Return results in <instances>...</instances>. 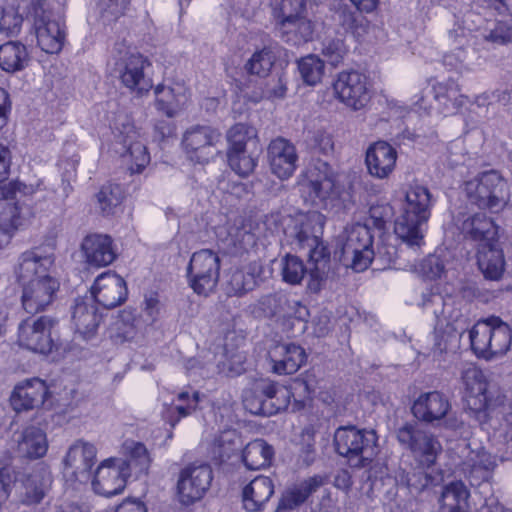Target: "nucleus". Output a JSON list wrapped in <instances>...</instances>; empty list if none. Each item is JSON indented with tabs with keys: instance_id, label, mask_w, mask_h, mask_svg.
Returning <instances> with one entry per match:
<instances>
[{
	"instance_id": "obj_1",
	"label": "nucleus",
	"mask_w": 512,
	"mask_h": 512,
	"mask_svg": "<svg viewBox=\"0 0 512 512\" xmlns=\"http://www.w3.org/2000/svg\"><path fill=\"white\" fill-rule=\"evenodd\" d=\"M53 255H42L39 250L24 252L15 268L17 281L22 286V306L27 313L36 314L52 304L59 290V281L51 275Z\"/></svg>"
},
{
	"instance_id": "obj_2",
	"label": "nucleus",
	"mask_w": 512,
	"mask_h": 512,
	"mask_svg": "<svg viewBox=\"0 0 512 512\" xmlns=\"http://www.w3.org/2000/svg\"><path fill=\"white\" fill-rule=\"evenodd\" d=\"M434 204L430 190L421 184L409 185L401 201L394 224L395 235L408 247H420L424 242V226Z\"/></svg>"
},
{
	"instance_id": "obj_3",
	"label": "nucleus",
	"mask_w": 512,
	"mask_h": 512,
	"mask_svg": "<svg viewBox=\"0 0 512 512\" xmlns=\"http://www.w3.org/2000/svg\"><path fill=\"white\" fill-rule=\"evenodd\" d=\"M471 349L485 360L501 357L510 349L512 336L508 324L499 317L478 320L469 331Z\"/></svg>"
},
{
	"instance_id": "obj_4",
	"label": "nucleus",
	"mask_w": 512,
	"mask_h": 512,
	"mask_svg": "<svg viewBox=\"0 0 512 512\" xmlns=\"http://www.w3.org/2000/svg\"><path fill=\"white\" fill-rule=\"evenodd\" d=\"M464 191L471 203L496 212L502 210L509 200L507 182L495 170L482 172L466 181Z\"/></svg>"
},
{
	"instance_id": "obj_5",
	"label": "nucleus",
	"mask_w": 512,
	"mask_h": 512,
	"mask_svg": "<svg viewBox=\"0 0 512 512\" xmlns=\"http://www.w3.org/2000/svg\"><path fill=\"white\" fill-rule=\"evenodd\" d=\"M377 436L373 430L340 427L334 434L337 453L348 459L350 465L363 467L376 455Z\"/></svg>"
},
{
	"instance_id": "obj_6",
	"label": "nucleus",
	"mask_w": 512,
	"mask_h": 512,
	"mask_svg": "<svg viewBox=\"0 0 512 512\" xmlns=\"http://www.w3.org/2000/svg\"><path fill=\"white\" fill-rule=\"evenodd\" d=\"M374 236L366 224L347 227L342 236L341 261L356 272L365 271L373 262Z\"/></svg>"
},
{
	"instance_id": "obj_7",
	"label": "nucleus",
	"mask_w": 512,
	"mask_h": 512,
	"mask_svg": "<svg viewBox=\"0 0 512 512\" xmlns=\"http://www.w3.org/2000/svg\"><path fill=\"white\" fill-rule=\"evenodd\" d=\"M30 15L39 47L50 54L60 52L66 37L63 21L55 15L45 0L33 1Z\"/></svg>"
},
{
	"instance_id": "obj_8",
	"label": "nucleus",
	"mask_w": 512,
	"mask_h": 512,
	"mask_svg": "<svg viewBox=\"0 0 512 512\" xmlns=\"http://www.w3.org/2000/svg\"><path fill=\"white\" fill-rule=\"evenodd\" d=\"M465 401L470 410L480 413L494 409L503 403L500 393L493 390L483 371L474 364H467L461 371Z\"/></svg>"
},
{
	"instance_id": "obj_9",
	"label": "nucleus",
	"mask_w": 512,
	"mask_h": 512,
	"mask_svg": "<svg viewBox=\"0 0 512 512\" xmlns=\"http://www.w3.org/2000/svg\"><path fill=\"white\" fill-rule=\"evenodd\" d=\"M288 391L269 379H260L244 391L243 404L254 415L270 416L286 408Z\"/></svg>"
},
{
	"instance_id": "obj_10",
	"label": "nucleus",
	"mask_w": 512,
	"mask_h": 512,
	"mask_svg": "<svg viewBox=\"0 0 512 512\" xmlns=\"http://www.w3.org/2000/svg\"><path fill=\"white\" fill-rule=\"evenodd\" d=\"M220 258L210 249H202L193 253L187 276L190 287L201 296L207 297L217 287L220 276Z\"/></svg>"
},
{
	"instance_id": "obj_11",
	"label": "nucleus",
	"mask_w": 512,
	"mask_h": 512,
	"mask_svg": "<svg viewBox=\"0 0 512 512\" xmlns=\"http://www.w3.org/2000/svg\"><path fill=\"white\" fill-rule=\"evenodd\" d=\"M56 324L50 316L28 317L19 324V344L33 352L49 354L55 347L53 329Z\"/></svg>"
},
{
	"instance_id": "obj_12",
	"label": "nucleus",
	"mask_w": 512,
	"mask_h": 512,
	"mask_svg": "<svg viewBox=\"0 0 512 512\" xmlns=\"http://www.w3.org/2000/svg\"><path fill=\"white\" fill-rule=\"evenodd\" d=\"M335 98L354 111L364 108L370 100V91L365 75L351 70L340 72L333 82Z\"/></svg>"
},
{
	"instance_id": "obj_13",
	"label": "nucleus",
	"mask_w": 512,
	"mask_h": 512,
	"mask_svg": "<svg viewBox=\"0 0 512 512\" xmlns=\"http://www.w3.org/2000/svg\"><path fill=\"white\" fill-rule=\"evenodd\" d=\"M149 62L140 54L125 53L114 64V72L117 74L123 86L132 93L142 96L152 88L151 79L145 74L144 69Z\"/></svg>"
},
{
	"instance_id": "obj_14",
	"label": "nucleus",
	"mask_w": 512,
	"mask_h": 512,
	"mask_svg": "<svg viewBox=\"0 0 512 512\" xmlns=\"http://www.w3.org/2000/svg\"><path fill=\"white\" fill-rule=\"evenodd\" d=\"M212 479L213 472L208 464L189 465L182 469L177 482L180 502L189 505L202 499Z\"/></svg>"
},
{
	"instance_id": "obj_15",
	"label": "nucleus",
	"mask_w": 512,
	"mask_h": 512,
	"mask_svg": "<svg viewBox=\"0 0 512 512\" xmlns=\"http://www.w3.org/2000/svg\"><path fill=\"white\" fill-rule=\"evenodd\" d=\"M220 138L221 133L217 129L196 125L185 132L183 145L192 161L206 163L215 155V146Z\"/></svg>"
},
{
	"instance_id": "obj_16",
	"label": "nucleus",
	"mask_w": 512,
	"mask_h": 512,
	"mask_svg": "<svg viewBox=\"0 0 512 512\" xmlns=\"http://www.w3.org/2000/svg\"><path fill=\"white\" fill-rule=\"evenodd\" d=\"M128 476L124 460L107 459L98 466L92 486L97 494L112 497L124 490Z\"/></svg>"
},
{
	"instance_id": "obj_17",
	"label": "nucleus",
	"mask_w": 512,
	"mask_h": 512,
	"mask_svg": "<svg viewBox=\"0 0 512 512\" xmlns=\"http://www.w3.org/2000/svg\"><path fill=\"white\" fill-rule=\"evenodd\" d=\"M120 142L126 148L122 154L123 160L128 166L131 173H141L149 164L150 156L147 148L136 127L125 119L121 123V127H116Z\"/></svg>"
},
{
	"instance_id": "obj_18",
	"label": "nucleus",
	"mask_w": 512,
	"mask_h": 512,
	"mask_svg": "<svg viewBox=\"0 0 512 512\" xmlns=\"http://www.w3.org/2000/svg\"><path fill=\"white\" fill-rule=\"evenodd\" d=\"M447 396L439 391L422 393L414 401L412 413L415 418L431 426L440 425L451 411Z\"/></svg>"
},
{
	"instance_id": "obj_19",
	"label": "nucleus",
	"mask_w": 512,
	"mask_h": 512,
	"mask_svg": "<svg viewBox=\"0 0 512 512\" xmlns=\"http://www.w3.org/2000/svg\"><path fill=\"white\" fill-rule=\"evenodd\" d=\"M52 484L50 472L42 466L24 474L16 486L19 503L32 506L41 503Z\"/></svg>"
},
{
	"instance_id": "obj_20",
	"label": "nucleus",
	"mask_w": 512,
	"mask_h": 512,
	"mask_svg": "<svg viewBox=\"0 0 512 512\" xmlns=\"http://www.w3.org/2000/svg\"><path fill=\"white\" fill-rule=\"evenodd\" d=\"M268 359L273 373L290 375L296 373L306 363L307 354L298 344L282 342L269 348Z\"/></svg>"
},
{
	"instance_id": "obj_21",
	"label": "nucleus",
	"mask_w": 512,
	"mask_h": 512,
	"mask_svg": "<svg viewBox=\"0 0 512 512\" xmlns=\"http://www.w3.org/2000/svg\"><path fill=\"white\" fill-rule=\"evenodd\" d=\"M90 297L107 309L114 308L126 300V282L114 272H104L95 279Z\"/></svg>"
},
{
	"instance_id": "obj_22",
	"label": "nucleus",
	"mask_w": 512,
	"mask_h": 512,
	"mask_svg": "<svg viewBox=\"0 0 512 512\" xmlns=\"http://www.w3.org/2000/svg\"><path fill=\"white\" fill-rule=\"evenodd\" d=\"M73 329L82 339L93 338L102 322V315L92 297H79L74 301L71 312Z\"/></svg>"
},
{
	"instance_id": "obj_23",
	"label": "nucleus",
	"mask_w": 512,
	"mask_h": 512,
	"mask_svg": "<svg viewBox=\"0 0 512 512\" xmlns=\"http://www.w3.org/2000/svg\"><path fill=\"white\" fill-rule=\"evenodd\" d=\"M49 396L45 381L39 378L19 382L10 396V403L16 412L28 411L41 407Z\"/></svg>"
},
{
	"instance_id": "obj_24",
	"label": "nucleus",
	"mask_w": 512,
	"mask_h": 512,
	"mask_svg": "<svg viewBox=\"0 0 512 512\" xmlns=\"http://www.w3.org/2000/svg\"><path fill=\"white\" fill-rule=\"evenodd\" d=\"M301 187L311 198L323 200L329 197L335 188V175L330 165L321 160L310 165L304 174Z\"/></svg>"
},
{
	"instance_id": "obj_25",
	"label": "nucleus",
	"mask_w": 512,
	"mask_h": 512,
	"mask_svg": "<svg viewBox=\"0 0 512 512\" xmlns=\"http://www.w3.org/2000/svg\"><path fill=\"white\" fill-rule=\"evenodd\" d=\"M496 467V457L483 448L468 451L461 463L462 473L473 486L489 482Z\"/></svg>"
},
{
	"instance_id": "obj_26",
	"label": "nucleus",
	"mask_w": 512,
	"mask_h": 512,
	"mask_svg": "<svg viewBox=\"0 0 512 512\" xmlns=\"http://www.w3.org/2000/svg\"><path fill=\"white\" fill-rule=\"evenodd\" d=\"M271 171L280 179L290 178L296 170L298 155L296 147L284 138H276L268 146Z\"/></svg>"
},
{
	"instance_id": "obj_27",
	"label": "nucleus",
	"mask_w": 512,
	"mask_h": 512,
	"mask_svg": "<svg viewBox=\"0 0 512 512\" xmlns=\"http://www.w3.org/2000/svg\"><path fill=\"white\" fill-rule=\"evenodd\" d=\"M397 151L389 143L378 141L366 151V166L371 176L378 179L388 178L395 169Z\"/></svg>"
},
{
	"instance_id": "obj_28",
	"label": "nucleus",
	"mask_w": 512,
	"mask_h": 512,
	"mask_svg": "<svg viewBox=\"0 0 512 512\" xmlns=\"http://www.w3.org/2000/svg\"><path fill=\"white\" fill-rule=\"evenodd\" d=\"M464 238L478 242L479 246L495 243L498 236L494 221L483 212L468 215L460 225Z\"/></svg>"
},
{
	"instance_id": "obj_29",
	"label": "nucleus",
	"mask_w": 512,
	"mask_h": 512,
	"mask_svg": "<svg viewBox=\"0 0 512 512\" xmlns=\"http://www.w3.org/2000/svg\"><path fill=\"white\" fill-rule=\"evenodd\" d=\"M81 249L86 262L95 267L108 266L116 258L113 241L108 235H87L82 241Z\"/></svg>"
},
{
	"instance_id": "obj_30",
	"label": "nucleus",
	"mask_w": 512,
	"mask_h": 512,
	"mask_svg": "<svg viewBox=\"0 0 512 512\" xmlns=\"http://www.w3.org/2000/svg\"><path fill=\"white\" fill-rule=\"evenodd\" d=\"M273 494V481L267 476H257L243 487V507L248 512H261Z\"/></svg>"
},
{
	"instance_id": "obj_31",
	"label": "nucleus",
	"mask_w": 512,
	"mask_h": 512,
	"mask_svg": "<svg viewBox=\"0 0 512 512\" xmlns=\"http://www.w3.org/2000/svg\"><path fill=\"white\" fill-rule=\"evenodd\" d=\"M96 448L93 444L77 440L67 451L64 458L66 469H72L76 476L89 478V472L95 463Z\"/></svg>"
},
{
	"instance_id": "obj_32",
	"label": "nucleus",
	"mask_w": 512,
	"mask_h": 512,
	"mask_svg": "<svg viewBox=\"0 0 512 512\" xmlns=\"http://www.w3.org/2000/svg\"><path fill=\"white\" fill-rule=\"evenodd\" d=\"M276 27L285 41L293 45L308 42L314 32L313 23L307 18V10L276 23Z\"/></svg>"
},
{
	"instance_id": "obj_33",
	"label": "nucleus",
	"mask_w": 512,
	"mask_h": 512,
	"mask_svg": "<svg viewBox=\"0 0 512 512\" xmlns=\"http://www.w3.org/2000/svg\"><path fill=\"white\" fill-rule=\"evenodd\" d=\"M266 301L269 304L276 305V309L273 314L277 316L279 319L284 321L293 320L291 323V328L294 327L295 322L298 323V331L303 333L306 330V322L309 317L308 308L301 304L298 300L295 299H287L284 296H268Z\"/></svg>"
},
{
	"instance_id": "obj_34",
	"label": "nucleus",
	"mask_w": 512,
	"mask_h": 512,
	"mask_svg": "<svg viewBox=\"0 0 512 512\" xmlns=\"http://www.w3.org/2000/svg\"><path fill=\"white\" fill-rule=\"evenodd\" d=\"M470 492L461 481L443 487L439 499V512H471Z\"/></svg>"
},
{
	"instance_id": "obj_35",
	"label": "nucleus",
	"mask_w": 512,
	"mask_h": 512,
	"mask_svg": "<svg viewBox=\"0 0 512 512\" xmlns=\"http://www.w3.org/2000/svg\"><path fill=\"white\" fill-rule=\"evenodd\" d=\"M477 264L486 279L498 280L504 272V254L495 243L482 245L477 253Z\"/></svg>"
},
{
	"instance_id": "obj_36",
	"label": "nucleus",
	"mask_w": 512,
	"mask_h": 512,
	"mask_svg": "<svg viewBox=\"0 0 512 512\" xmlns=\"http://www.w3.org/2000/svg\"><path fill=\"white\" fill-rule=\"evenodd\" d=\"M323 485L320 476H313L289 488L282 496L279 509L293 510L302 505L311 494Z\"/></svg>"
},
{
	"instance_id": "obj_37",
	"label": "nucleus",
	"mask_w": 512,
	"mask_h": 512,
	"mask_svg": "<svg viewBox=\"0 0 512 512\" xmlns=\"http://www.w3.org/2000/svg\"><path fill=\"white\" fill-rule=\"evenodd\" d=\"M30 61L27 47L19 41H8L0 45V68L7 73L25 69Z\"/></svg>"
},
{
	"instance_id": "obj_38",
	"label": "nucleus",
	"mask_w": 512,
	"mask_h": 512,
	"mask_svg": "<svg viewBox=\"0 0 512 512\" xmlns=\"http://www.w3.org/2000/svg\"><path fill=\"white\" fill-rule=\"evenodd\" d=\"M17 442L18 451L24 457L40 458L47 452L46 434L38 427L30 426L24 429Z\"/></svg>"
},
{
	"instance_id": "obj_39",
	"label": "nucleus",
	"mask_w": 512,
	"mask_h": 512,
	"mask_svg": "<svg viewBox=\"0 0 512 512\" xmlns=\"http://www.w3.org/2000/svg\"><path fill=\"white\" fill-rule=\"evenodd\" d=\"M435 99L448 113H454L467 102V96L461 94L459 85L454 80L438 82L433 86Z\"/></svg>"
},
{
	"instance_id": "obj_40",
	"label": "nucleus",
	"mask_w": 512,
	"mask_h": 512,
	"mask_svg": "<svg viewBox=\"0 0 512 512\" xmlns=\"http://www.w3.org/2000/svg\"><path fill=\"white\" fill-rule=\"evenodd\" d=\"M156 96V106L167 116L173 117L184 106L186 95L181 86L175 88L157 85L154 90Z\"/></svg>"
},
{
	"instance_id": "obj_41",
	"label": "nucleus",
	"mask_w": 512,
	"mask_h": 512,
	"mask_svg": "<svg viewBox=\"0 0 512 512\" xmlns=\"http://www.w3.org/2000/svg\"><path fill=\"white\" fill-rule=\"evenodd\" d=\"M441 452L442 445L438 438L429 430L424 428L421 437L411 454L422 465L430 467L435 464Z\"/></svg>"
},
{
	"instance_id": "obj_42",
	"label": "nucleus",
	"mask_w": 512,
	"mask_h": 512,
	"mask_svg": "<svg viewBox=\"0 0 512 512\" xmlns=\"http://www.w3.org/2000/svg\"><path fill=\"white\" fill-rule=\"evenodd\" d=\"M272 456V447L262 439L248 443L242 453L243 462L250 470H259L269 466Z\"/></svg>"
},
{
	"instance_id": "obj_43",
	"label": "nucleus",
	"mask_w": 512,
	"mask_h": 512,
	"mask_svg": "<svg viewBox=\"0 0 512 512\" xmlns=\"http://www.w3.org/2000/svg\"><path fill=\"white\" fill-rule=\"evenodd\" d=\"M23 15L18 0H5L0 5V33L7 36L17 35L22 27Z\"/></svg>"
},
{
	"instance_id": "obj_44",
	"label": "nucleus",
	"mask_w": 512,
	"mask_h": 512,
	"mask_svg": "<svg viewBox=\"0 0 512 512\" xmlns=\"http://www.w3.org/2000/svg\"><path fill=\"white\" fill-rule=\"evenodd\" d=\"M176 399L177 403L174 406H169L164 413L165 419L171 426H175L181 418L189 416L196 410L199 403V393L189 394L183 391L177 395Z\"/></svg>"
},
{
	"instance_id": "obj_45",
	"label": "nucleus",
	"mask_w": 512,
	"mask_h": 512,
	"mask_svg": "<svg viewBox=\"0 0 512 512\" xmlns=\"http://www.w3.org/2000/svg\"><path fill=\"white\" fill-rule=\"evenodd\" d=\"M256 130L246 124L238 123L227 133V152L256 148Z\"/></svg>"
},
{
	"instance_id": "obj_46",
	"label": "nucleus",
	"mask_w": 512,
	"mask_h": 512,
	"mask_svg": "<svg viewBox=\"0 0 512 512\" xmlns=\"http://www.w3.org/2000/svg\"><path fill=\"white\" fill-rule=\"evenodd\" d=\"M297 66L301 79L309 86L320 83L325 73L324 61L314 54L302 57Z\"/></svg>"
},
{
	"instance_id": "obj_47",
	"label": "nucleus",
	"mask_w": 512,
	"mask_h": 512,
	"mask_svg": "<svg viewBox=\"0 0 512 512\" xmlns=\"http://www.w3.org/2000/svg\"><path fill=\"white\" fill-rule=\"evenodd\" d=\"M230 168L239 176H249L257 166V149H244L236 152H227Z\"/></svg>"
},
{
	"instance_id": "obj_48",
	"label": "nucleus",
	"mask_w": 512,
	"mask_h": 512,
	"mask_svg": "<svg viewBox=\"0 0 512 512\" xmlns=\"http://www.w3.org/2000/svg\"><path fill=\"white\" fill-rule=\"evenodd\" d=\"M275 62V55L270 48H263L254 52L245 64V70L250 75L266 76Z\"/></svg>"
},
{
	"instance_id": "obj_49",
	"label": "nucleus",
	"mask_w": 512,
	"mask_h": 512,
	"mask_svg": "<svg viewBox=\"0 0 512 512\" xmlns=\"http://www.w3.org/2000/svg\"><path fill=\"white\" fill-rule=\"evenodd\" d=\"M99 209L103 215L115 213L123 200V193L118 185L103 186L96 195Z\"/></svg>"
},
{
	"instance_id": "obj_50",
	"label": "nucleus",
	"mask_w": 512,
	"mask_h": 512,
	"mask_svg": "<svg viewBox=\"0 0 512 512\" xmlns=\"http://www.w3.org/2000/svg\"><path fill=\"white\" fill-rule=\"evenodd\" d=\"M275 24L297 13L306 11V0H269Z\"/></svg>"
},
{
	"instance_id": "obj_51",
	"label": "nucleus",
	"mask_w": 512,
	"mask_h": 512,
	"mask_svg": "<svg viewBox=\"0 0 512 512\" xmlns=\"http://www.w3.org/2000/svg\"><path fill=\"white\" fill-rule=\"evenodd\" d=\"M129 451L130 459L124 461L127 464V472L135 469L139 473L146 474L150 466V456L144 444L131 442L126 446Z\"/></svg>"
},
{
	"instance_id": "obj_52",
	"label": "nucleus",
	"mask_w": 512,
	"mask_h": 512,
	"mask_svg": "<svg viewBox=\"0 0 512 512\" xmlns=\"http://www.w3.org/2000/svg\"><path fill=\"white\" fill-rule=\"evenodd\" d=\"M249 280L243 267L231 269L225 285L227 295L243 296L252 291V282Z\"/></svg>"
},
{
	"instance_id": "obj_53",
	"label": "nucleus",
	"mask_w": 512,
	"mask_h": 512,
	"mask_svg": "<svg viewBox=\"0 0 512 512\" xmlns=\"http://www.w3.org/2000/svg\"><path fill=\"white\" fill-rule=\"evenodd\" d=\"M432 306H441L442 310L439 312L437 309L433 310V313L436 318H440L442 316L447 320L448 324L454 325V330L463 329V326L466 324L467 319L463 317L459 312H456L455 315L450 313L451 305L444 303L443 298L440 295H432L427 302L424 303V307L426 309L429 308V305Z\"/></svg>"
},
{
	"instance_id": "obj_54",
	"label": "nucleus",
	"mask_w": 512,
	"mask_h": 512,
	"mask_svg": "<svg viewBox=\"0 0 512 512\" xmlns=\"http://www.w3.org/2000/svg\"><path fill=\"white\" fill-rule=\"evenodd\" d=\"M307 269L301 259L296 256L287 255L282 260L281 274L286 283L296 285L301 282Z\"/></svg>"
},
{
	"instance_id": "obj_55",
	"label": "nucleus",
	"mask_w": 512,
	"mask_h": 512,
	"mask_svg": "<svg viewBox=\"0 0 512 512\" xmlns=\"http://www.w3.org/2000/svg\"><path fill=\"white\" fill-rule=\"evenodd\" d=\"M424 427L418 422H406L396 431V438L400 446L412 452L417 444Z\"/></svg>"
},
{
	"instance_id": "obj_56",
	"label": "nucleus",
	"mask_w": 512,
	"mask_h": 512,
	"mask_svg": "<svg viewBox=\"0 0 512 512\" xmlns=\"http://www.w3.org/2000/svg\"><path fill=\"white\" fill-rule=\"evenodd\" d=\"M306 269L309 290L319 292L328 278L330 263L326 264V260H320L318 263L308 264Z\"/></svg>"
},
{
	"instance_id": "obj_57",
	"label": "nucleus",
	"mask_w": 512,
	"mask_h": 512,
	"mask_svg": "<svg viewBox=\"0 0 512 512\" xmlns=\"http://www.w3.org/2000/svg\"><path fill=\"white\" fill-rule=\"evenodd\" d=\"M374 255L375 257L372 264H375L376 269L384 270L395 262L397 249L394 245L381 241L377 243L376 249H374Z\"/></svg>"
},
{
	"instance_id": "obj_58",
	"label": "nucleus",
	"mask_w": 512,
	"mask_h": 512,
	"mask_svg": "<svg viewBox=\"0 0 512 512\" xmlns=\"http://www.w3.org/2000/svg\"><path fill=\"white\" fill-rule=\"evenodd\" d=\"M319 223L321 224V215L313 214L311 215L305 223H303L299 230L295 234V239L297 241V245L300 248H310L313 245L317 244L319 240L318 236L311 233L310 227L311 223Z\"/></svg>"
},
{
	"instance_id": "obj_59",
	"label": "nucleus",
	"mask_w": 512,
	"mask_h": 512,
	"mask_svg": "<svg viewBox=\"0 0 512 512\" xmlns=\"http://www.w3.org/2000/svg\"><path fill=\"white\" fill-rule=\"evenodd\" d=\"M347 53V49L344 45V42L340 39L330 40L324 44L322 49V54L327 59V61L333 65H339L344 56Z\"/></svg>"
},
{
	"instance_id": "obj_60",
	"label": "nucleus",
	"mask_w": 512,
	"mask_h": 512,
	"mask_svg": "<svg viewBox=\"0 0 512 512\" xmlns=\"http://www.w3.org/2000/svg\"><path fill=\"white\" fill-rule=\"evenodd\" d=\"M485 40L494 45H504L512 42V28L503 23L498 22L485 36Z\"/></svg>"
},
{
	"instance_id": "obj_61",
	"label": "nucleus",
	"mask_w": 512,
	"mask_h": 512,
	"mask_svg": "<svg viewBox=\"0 0 512 512\" xmlns=\"http://www.w3.org/2000/svg\"><path fill=\"white\" fill-rule=\"evenodd\" d=\"M339 22L346 31L356 33L359 29L364 28L366 19L361 15L344 8L341 9L339 13Z\"/></svg>"
},
{
	"instance_id": "obj_62",
	"label": "nucleus",
	"mask_w": 512,
	"mask_h": 512,
	"mask_svg": "<svg viewBox=\"0 0 512 512\" xmlns=\"http://www.w3.org/2000/svg\"><path fill=\"white\" fill-rule=\"evenodd\" d=\"M310 146L317 152L327 155L334 149V142L331 134L324 130H317L310 139Z\"/></svg>"
},
{
	"instance_id": "obj_63",
	"label": "nucleus",
	"mask_w": 512,
	"mask_h": 512,
	"mask_svg": "<svg viewBox=\"0 0 512 512\" xmlns=\"http://www.w3.org/2000/svg\"><path fill=\"white\" fill-rule=\"evenodd\" d=\"M401 480L405 482L408 487L414 488L415 490H422L430 484L431 477L425 473L422 468H419L413 473L403 475Z\"/></svg>"
},
{
	"instance_id": "obj_64",
	"label": "nucleus",
	"mask_w": 512,
	"mask_h": 512,
	"mask_svg": "<svg viewBox=\"0 0 512 512\" xmlns=\"http://www.w3.org/2000/svg\"><path fill=\"white\" fill-rule=\"evenodd\" d=\"M253 290L266 279L265 267L260 260H254L243 266Z\"/></svg>"
}]
</instances>
